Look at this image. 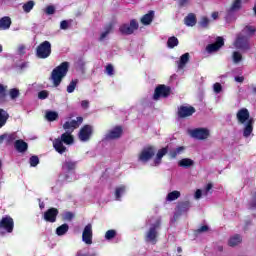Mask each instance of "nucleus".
Masks as SVG:
<instances>
[{
  "label": "nucleus",
  "instance_id": "nucleus-1",
  "mask_svg": "<svg viewBox=\"0 0 256 256\" xmlns=\"http://www.w3.org/2000/svg\"><path fill=\"white\" fill-rule=\"evenodd\" d=\"M236 119L240 125H244L243 137L246 139L251 137L253 133V125H255V120L251 118V114L247 108H241L236 113Z\"/></svg>",
  "mask_w": 256,
  "mask_h": 256
},
{
  "label": "nucleus",
  "instance_id": "nucleus-2",
  "mask_svg": "<svg viewBox=\"0 0 256 256\" xmlns=\"http://www.w3.org/2000/svg\"><path fill=\"white\" fill-rule=\"evenodd\" d=\"M67 73H69V62H62L52 70L50 81H52L55 87H59L63 79L67 77Z\"/></svg>",
  "mask_w": 256,
  "mask_h": 256
},
{
  "label": "nucleus",
  "instance_id": "nucleus-3",
  "mask_svg": "<svg viewBox=\"0 0 256 256\" xmlns=\"http://www.w3.org/2000/svg\"><path fill=\"white\" fill-rule=\"evenodd\" d=\"M75 138L71 135V132H65L61 135V138H57L53 142V147L57 153L63 155L65 151H67V147L65 145H73ZM63 143L65 145H63Z\"/></svg>",
  "mask_w": 256,
  "mask_h": 256
},
{
  "label": "nucleus",
  "instance_id": "nucleus-4",
  "mask_svg": "<svg viewBox=\"0 0 256 256\" xmlns=\"http://www.w3.org/2000/svg\"><path fill=\"white\" fill-rule=\"evenodd\" d=\"M52 49H51V42L44 41L41 42L36 47V57L38 59H48V57H51Z\"/></svg>",
  "mask_w": 256,
  "mask_h": 256
},
{
  "label": "nucleus",
  "instance_id": "nucleus-5",
  "mask_svg": "<svg viewBox=\"0 0 256 256\" xmlns=\"http://www.w3.org/2000/svg\"><path fill=\"white\" fill-rule=\"evenodd\" d=\"M169 95H171V87H169L165 84H160L154 90L153 99H154V101H159V99H161V97L163 99H167V97H169Z\"/></svg>",
  "mask_w": 256,
  "mask_h": 256
},
{
  "label": "nucleus",
  "instance_id": "nucleus-6",
  "mask_svg": "<svg viewBox=\"0 0 256 256\" xmlns=\"http://www.w3.org/2000/svg\"><path fill=\"white\" fill-rule=\"evenodd\" d=\"M139 29V22L137 20H130V24H122L119 27V32L121 35H133L135 31Z\"/></svg>",
  "mask_w": 256,
  "mask_h": 256
},
{
  "label": "nucleus",
  "instance_id": "nucleus-7",
  "mask_svg": "<svg viewBox=\"0 0 256 256\" xmlns=\"http://www.w3.org/2000/svg\"><path fill=\"white\" fill-rule=\"evenodd\" d=\"M196 112L197 110L193 106L181 105L180 107H178L177 117L178 119H187L189 117H193L194 113Z\"/></svg>",
  "mask_w": 256,
  "mask_h": 256
},
{
  "label": "nucleus",
  "instance_id": "nucleus-8",
  "mask_svg": "<svg viewBox=\"0 0 256 256\" xmlns=\"http://www.w3.org/2000/svg\"><path fill=\"white\" fill-rule=\"evenodd\" d=\"M190 135L193 137V139H198V141H205V139H209L211 133L207 128H195L190 131Z\"/></svg>",
  "mask_w": 256,
  "mask_h": 256
},
{
  "label": "nucleus",
  "instance_id": "nucleus-9",
  "mask_svg": "<svg viewBox=\"0 0 256 256\" xmlns=\"http://www.w3.org/2000/svg\"><path fill=\"white\" fill-rule=\"evenodd\" d=\"M155 157V148L153 146H148L144 148L138 156L139 161L142 163H147Z\"/></svg>",
  "mask_w": 256,
  "mask_h": 256
},
{
  "label": "nucleus",
  "instance_id": "nucleus-10",
  "mask_svg": "<svg viewBox=\"0 0 256 256\" xmlns=\"http://www.w3.org/2000/svg\"><path fill=\"white\" fill-rule=\"evenodd\" d=\"M82 123H83V117L78 116L76 120L66 121L63 124V129L68 133H73L75 129H79Z\"/></svg>",
  "mask_w": 256,
  "mask_h": 256
},
{
  "label": "nucleus",
  "instance_id": "nucleus-11",
  "mask_svg": "<svg viewBox=\"0 0 256 256\" xmlns=\"http://www.w3.org/2000/svg\"><path fill=\"white\" fill-rule=\"evenodd\" d=\"M161 227V220H157L148 230L146 234V241L157 243V230Z\"/></svg>",
  "mask_w": 256,
  "mask_h": 256
},
{
  "label": "nucleus",
  "instance_id": "nucleus-12",
  "mask_svg": "<svg viewBox=\"0 0 256 256\" xmlns=\"http://www.w3.org/2000/svg\"><path fill=\"white\" fill-rule=\"evenodd\" d=\"M92 135H93V126L86 124L80 129L78 133V138L83 142H87L89 141V139H91Z\"/></svg>",
  "mask_w": 256,
  "mask_h": 256
},
{
  "label": "nucleus",
  "instance_id": "nucleus-13",
  "mask_svg": "<svg viewBox=\"0 0 256 256\" xmlns=\"http://www.w3.org/2000/svg\"><path fill=\"white\" fill-rule=\"evenodd\" d=\"M4 229L6 233H11L13 229H15V221L11 218V216L2 217L0 220V230Z\"/></svg>",
  "mask_w": 256,
  "mask_h": 256
},
{
  "label": "nucleus",
  "instance_id": "nucleus-14",
  "mask_svg": "<svg viewBox=\"0 0 256 256\" xmlns=\"http://www.w3.org/2000/svg\"><path fill=\"white\" fill-rule=\"evenodd\" d=\"M241 9H243V0H233L230 8L226 10L225 19H231L234 13L241 11Z\"/></svg>",
  "mask_w": 256,
  "mask_h": 256
},
{
  "label": "nucleus",
  "instance_id": "nucleus-15",
  "mask_svg": "<svg viewBox=\"0 0 256 256\" xmlns=\"http://www.w3.org/2000/svg\"><path fill=\"white\" fill-rule=\"evenodd\" d=\"M82 241L86 243V245H91L93 243V225H91V223L84 227Z\"/></svg>",
  "mask_w": 256,
  "mask_h": 256
},
{
  "label": "nucleus",
  "instance_id": "nucleus-16",
  "mask_svg": "<svg viewBox=\"0 0 256 256\" xmlns=\"http://www.w3.org/2000/svg\"><path fill=\"white\" fill-rule=\"evenodd\" d=\"M122 136H123V126H115L113 129L107 132L106 139L108 141H115V139H121Z\"/></svg>",
  "mask_w": 256,
  "mask_h": 256
},
{
  "label": "nucleus",
  "instance_id": "nucleus-17",
  "mask_svg": "<svg viewBox=\"0 0 256 256\" xmlns=\"http://www.w3.org/2000/svg\"><path fill=\"white\" fill-rule=\"evenodd\" d=\"M15 141H17V134L16 133H4L2 135H0V145H3V143H5V145L7 147L13 145V143H15Z\"/></svg>",
  "mask_w": 256,
  "mask_h": 256
},
{
  "label": "nucleus",
  "instance_id": "nucleus-18",
  "mask_svg": "<svg viewBox=\"0 0 256 256\" xmlns=\"http://www.w3.org/2000/svg\"><path fill=\"white\" fill-rule=\"evenodd\" d=\"M58 215L59 209L53 207L49 208L44 212V220L47 221V223H55Z\"/></svg>",
  "mask_w": 256,
  "mask_h": 256
},
{
  "label": "nucleus",
  "instance_id": "nucleus-19",
  "mask_svg": "<svg viewBox=\"0 0 256 256\" xmlns=\"http://www.w3.org/2000/svg\"><path fill=\"white\" fill-rule=\"evenodd\" d=\"M223 45H225V40L223 39V37L218 36L215 43L209 44L206 47V51H208V53H215V51H219V49H221Z\"/></svg>",
  "mask_w": 256,
  "mask_h": 256
},
{
  "label": "nucleus",
  "instance_id": "nucleus-20",
  "mask_svg": "<svg viewBox=\"0 0 256 256\" xmlns=\"http://www.w3.org/2000/svg\"><path fill=\"white\" fill-rule=\"evenodd\" d=\"M235 45L237 49H244L245 51L249 50V40L245 36H240L236 39Z\"/></svg>",
  "mask_w": 256,
  "mask_h": 256
},
{
  "label": "nucleus",
  "instance_id": "nucleus-21",
  "mask_svg": "<svg viewBox=\"0 0 256 256\" xmlns=\"http://www.w3.org/2000/svg\"><path fill=\"white\" fill-rule=\"evenodd\" d=\"M176 209L179 215H183V213H187V211L191 209V202L189 200L179 202L176 206Z\"/></svg>",
  "mask_w": 256,
  "mask_h": 256
},
{
  "label": "nucleus",
  "instance_id": "nucleus-22",
  "mask_svg": "<svg viewBox=\"0 0 256 256\" xmlns=\"http://www.w3.org/2000/svg\"><path fill=\"white\" fill-rule=\"evenodd\" d=\"M14 147L18 153H25L27 149H29V144L25 142L24 140H16L14 142Z\"/></svg>",
  "mask_w": 256,
  "mask_h": 256
},
{
  "label": "nucleus",
  "instance_id": "nucleus-23",
  "mask_svg": "<svg viewBox=\"0 0 256 256\" xmlns=\"http://www.w3.org/2000/svg\"><path fill=\"white\" fill-rule=\"evenodd\" d=\"M77 169V162L66 160L62 165V170L66 171V173H71V171H75Z\"/></svg>",
  "mask_w": 256,
  "mask_h": 256
},
{
  "label": "nucleus",
  "instance_id": "nucleus-24",
  "mask_svg": "<svg viewBox=\"0 0 256 256\" xmlns=\"http://www.w3.org/2000/svg\"><path fill=\"white\" fill-rule=\"evenodd\" d=\"M184 23L187 27H195V25H197V16H195L194 13H189L184 18Z\"/></svg>",
  "mask_w": 256,
  "mask_h": 256
},
{
  "label": "nucleus",
  "instance_id": "nucleus-25",
  "mask_svg": "<svg viewBox=\"0 0 256 256\" xmlns=\"http://www.w3.org/2000/svg\"><path fill=\"white\" fill-rule=\"evenodd\" d=\"M11 17L4 16L0 19V31H7L11 27Z\"/></svg>",
  "mask_w": 256,
  "mask_h": 256
},
{
  "label": "nucleus",
  "instance_id": "nucleus-26",
  "mask_svg": "<svg viewBox=\"0 0 256 256\" xmlns=\"http://www.w3.org/2000/svg\"><path fill=\"white\" fill-rule=\"evenodd\" d=\"M153 17H155V12L154 11H149V13L145 14L141 18V24L142 25H151L153 23Z\"/></svg>",
  "mask_w": 256,
  "mask_h": 256
},
{
  "label": "nucleus",
  "instance_id": "nucleus-27",
  "mask_svg": "<svg viewBox=\"0 0 256 256\" xmlns=\"http://www.w3.org/2000/svg\"><path fill=\"white\" fill-rule=\"evenodd\" d=\"M7 121H9V113L5 109L0 108V129L7 125Z\"/></svg>",
  "mask_w": 256,
  "mask_h": 256
},
{
  "label": "nucleus",
  "instance_id": "nucleus-28",
  "mask_svg": "<svg viewBox=\"0 0 256 256\" xmlns=\"http://www.w3.org/2000/svg\"><path fill=\"white\" fill-rule=\"evenodd\" d=\"M169 152V147H164L158 150L156 154V159L154 160L155 165H159L161 163V159L165 157V154Z\"/></svg>",
  "mask_w": 256,
  "mask_h": 256
},
{
  "label": "nucleus",
  "instance_id": "nucleus-29",
  "mask_svg": "<svg viewBox=\"0 0 256 256\" xmlns=\"http://www.w3.org/2000/svg\"><path fill=\"white\" fill-rule=\"evenodd\" d=\"M178 165L184 169H189V167H193L195 165V161H193L191 158H184L178 162Z\"/></svg>",
  "mask_w": 256,
  "mask_h": 256
},
{
  "label": "nucleus",
  "instance_id": "nucleus-30",
  "mask_svg": "<svg viewBox=\"0 0 256 256\" xmlns=\"http://www.w3.org/2000/svg\"><path fill=\"white\" fill-rule=\"evenodd\" d=\"M241 241H243V238H241V235L235 234L234 236L230 237L228 241V245L229 247H237V245H239Z\"/></svg>",
  "mask_w": 256,
  "mask_h": 256
},
{
  "label": "nucleus",
  "instance_id": "nucleus-31",
  "mask_svg": "<svg viewBox=\"0 0 256 256\" xmlns=\"http://www.w3.org/2000/svg\"><path fill=\"white\" fill-rule=\"evenodd\" d=\"M185 152V146H180L176 149L170 150L169 156L171 159H177V155H182Z\"/></svg>",
  "mask_w": 256,
  "mask_h": 256
},
{
  "label": "nucleus",
  "instance_id": "nucleus-32",
  "mask_svg": "<svg viewBox=\"0 0 256 256\" xmlns=\"http://www.w3.org/2000/svg\"><path fill=\"white\" fill-rule=\"evenodd\" d=\"M45 118L50 122L57 121L59 119V113L51 110L46 111Z\"/></svg>",
  "mask_w": 256,
  "mask_h": 256
},
{
  "label": "nucleus",
  "instance_id": "nucleus-33",
  "mask_svg": "<svg viewBox=\"0 0 256 256\" xmlns=\"http://www.w3.org/2000/svg\"><path fill=\"white\" fill-rule=\"evenodd\" d=\"M187 63H189V53H185L180 57V61L178 62V69H184Z\"/></svg>",
  "mask_w": 256,
  "mask_h": 256
},
{
  "label": "nucleus",
  "instance_id": "nucleus-34",
  "mask_svg": "<svg viewBox=\"0 0 256 256\" xmlns=\"http://www.w3.org/2000/svg\"><path fill=\"white\" fill-rule=\"evenodd\" d=\"M0 103H7V86L0 84Z\"/></svg>",
  "mask_w": 256,
  "mask_h": 256
},
{
  "label": "nucleus",
  "instance_id": "nucleus-35",
  "mask_svg": "<svg viewBox=\"0 0 256 256\" xmlns=\"http://www.w3.org/2000/svg\"><path fill=\"white\" fill-rule=\"evenodd\" d=\"M177 45H179V39H177V37L171 36L168 38V40H167V48L168 49H175V47H177Z\"/></svg>",
  "mask_w": 256,
  "mask_h": 256
},
{
  "label": "nucleus",
  "instance_id": "nucleus-36",
  "mask_svg": "<svg viewBox=\"0 0 256 256\" xmlns=\"http://www.w3.org/2000/svg\"><path fill=\"white\" fill-rule=\"evenodd\" d=\"M35 7V1L29 0L28 2L24 3L22 9L24 13H31Z\"/></svg>",
  "mask_w": 256,
  "mask_h": 256
},
{
  "label": "nucleus",
  "instance_id": "nucleus-37",
  "mask_svg": "<svg viewBox=\"0 0 256 256\" xmlns=\"http://www.w3.org/2000/svg\"><path fill=\"white\" fill-rule=\"evenodd\" d=\"M69 231V224H62L58 228H56V235L61 237L65 235Z\"/></svg>",
  "mask_w": 256,
  "mask_h": 256
},
{
  "label": "nucleus",
  "instance_id": "nucleus-38",
  "mask_svg": "<svg viewBox=\"0 0 256 256\" xmlns=\"http://www.w3.org/2000/svg\"><path fill=\"white\" fill-rule=\"evenodd\" d=\"M181 197V192L174 190L167 194L166 201H177Z\"/></svg>",
  "mask_w": 256,
  "mask_h": 256
},
{
  "label": "nucleus",
  "instance_id": "nucleus-39",
  "mask_svg": "<svg viewBox=\"0 0 256 256\" xmlns=\"http://www.w3.org/2000/svg\"><path fill=\"white\" fill-rule=\"evenodd\" d=\"M126 188L125 186H120L117 187L115 190V197H116V201H121V195H123V193H125Z\"/></svg>",
  "mask_w": 256,
  "mask_h": 256
},
{
  "label": "nucleus",
  "instance_id": "nucleus-40",
  "mask_svg": "<svg viewBox=\"0 0 256 256\" xmlns=\"http://www.w3.org/2000/svg\"><path fill=\"white\" fill-rule=\"evenodd\" d=\"M111 31H113V24L110 23L105 27V31L100 35V41H103V39H105V37H107V35H109V33H111Z\"/></svg>",
  "mask_w": 256,
  "mask_h": 256
},
{
  "label": "nucleus",
  "instance_id": "nucleus-41",
  "mask_svg": "<svg viewBox=\"0 0 256 256\" xmlns=\"http://www.w3.org/2000/svg\"><path fill=\"white\" fill-rule=\"evenodd\" d=\"M115 237H117V231L116 230L111 229V230L106 231L105 239L107 241H111V239H115Z\"/></svg>",
  "mask_w": 256,
  "mask_h": 256
},
{
  "label": "nucleus",
  "instance_id": "nucleus-42",
  "mask_svg": "<svg viewBox=\"0 0 256 256\" xmlns=\"http://www.w3.org/2000/svg\"><path fill=\"white\" fill-rule=\"evenodd\" d=\"M77 83H79V80H72L70 84L67 86V93H73L77 88Z\"/></svg>",
  "mask_w": 256,
  "mask_h": 256
},
{
  "label": "nucleus",
  "instance_id": "nucleus-43",
  "mask_svg": "<svg viewBox=\"0 0 256 256\" xmlns=\"http://www.w3.org/2000/svg\"><path fill=\"white\" fill-rule=\"evenodd\" d=\"M20 94L21 93L17 88H12L9 90V96H10V99H12V101H15V99H17V97H19Z\"/></svg>",
  "mask_w": 256,
  "mask_h": 256
},
{
  "label": "nucleus",
  "instance_id": "nucleus-44",
  "mask_svg": "<svg viewBox=\"0 0 256 256\" xmlns=\"http://www.w3.org/2000/svg\"><path fill=\"white\" fill-rule=\"evenodd\" d=\"M29 163L31 167H37L39 165V156H31L29 159Z\"/></svg>",
  "mask_w": 256,
  "mask_h": 256
},
{
  "label": "nucleus",
  "instance_id": "nucleus-45",
  "mask_svg": "<svg viewBox=\"0 0 256 256\" xmlns=\"http://www.w3.org/2000/svg\"><path fill=\"white\" fill-rule=\"evenodd\" d=\"M249 209H256V191L252 194V198L249 203Z\"/></svg>",
  "mask_w": 256,
  "mask_h": 256
},
{
  "label": "nucleus",
  "instance_id": "nucleus-46",
  "mask_svg": "<svg viewBox=\"0 0 256 256\" xmlns=\"http://www.w3.org/2000/svg\"><path fill=\"white\" fill-rule=\"evenodd\" d=\"M106 73L107 75H109L110 77L115 75V69L113 68V64H108L106 66Z\"/></svg>",
  "mask_w": 256,
  "mask_h": 256
},
{
  "label": "nucleus",
  "instance_id": "nucleus-47",
  "mask_svg": "<svg viewBox=\"0 0 256 256\" xmlns=\"http://www.w3.org/2000/svg\"><path fill=\"white\" fill-rule=\"evenodd\" d=\"M243 59V56L241 55V53L239 52H234L233 53V60H234V63H240V61Z\"/></svg>",
  "mask_w": 256,
  "mask_h": 256
},
{
  "label": "nucleus",
  "instance_id": "nucleus-48",
  "mask_svg": "<svg viewBox=\"0 0 256 256\" xmlns=\"http://www.w3.org/2000/svg\"><path fill=\"white\" fill-rule=\"evenodd\" d=\"M47 97H49V91L47 90H42L38 93V99L44 100L47 99Z\"/></svg>",
  "mask_w": 256,
  "mask_h": 256
},
{
  "label": "nucleus",
  "instance_id": "nucleus-49",
  "mask_svg": "<svg viewBox=\"0 0 256 256\" xmlns=\"http://www.w3.org/2000/svg\"><path fill=\"white\" fill-rule=\"evenodd\" d=\"M209 18L203 17L200 21V25L203 27V29H207L209 27Z\"/></svg>",
  "mask_w": 256,
  "mask_h": 256
},
{
  "label": "nucleus",
  "instance_id": "nucleus-50",
  "mask_svg": "<svg viewBox=\"0 0 256 256\" xmlns=\"http://www.w3.org/2000/svg\"><path fill=\"white\" fill-rule=\"evenodd\" d=\"M46 15H55V6L49 5L45 10Z\"/></svg>",
  "mask_w": 256,
  "mask_h": 256
},
{
  "label": "nucleus",
  "instance_id": "nucleus-51",
  "mask_svg": "<svg viewBox=\"0 0 256 256\" xmlns=\"http://www.w3.org/2000/svg\"><path fill=\"white\" fill-rule=\"evenodd\" d=\"M74 218H75V214H73V212H66L64 214L65 221H73Z\"/></svg>",
  "mask_w": 256,
  "mask_h": 256
},
{
  "label": "nucleus",
  "instance_id": "nucleus-52",
  "mask_svg": "<svg viewBox=\"0 0 256 256\" xmlns=\"http://www.w3.org/2000/svg\"><path fill=\"white\" fill-rule=\"evenodd\" d=\"M214 92L221 93V91H223V86H221V83L216 82L213 86Z\"/></svg>",
  "mask_w": 256,
  "mask_h": 256
},
{
  "label": "nucleus",
  "instance_id": "nucleus-53",
  "mask_svg": "<svg viewBox=\"0 0 256 256\" xmlns=\"http://www.w3.org/2000/svg\"><path fill=\"white\" fill-rule=\"evenodd\" d=\"M245 31L248 32L249 35H253L254 33H256V28L255 26L247 25L245 27Z\"/></svg>",
  "mask_w": 256,
  "mask_h": 256
},
{
  "label": "nucleus",
  "instance_id": "nucleus-54",
  "mask_svg": "<svg viewBox=\"0 0 256 256\" xmlns=\"http://www.w3.org/2000/svg\"><path fill=\"white\" fill-rule=\"evenodd\" d=\"M75 256H97V253H83V250H78Z\"/></svg>",
  "mask_w": 256,
  "mask_h": 256
},
{
  "label": "nucleus",
  "instance_id": "nucleus-55",
  "mask_svg": "<svg viewBox=\"0 0 256 256\" xmlns=\"http://www.w3.org/2000/svg\"><path fill=\"white\" fill-rule=\"evenodd\" d=\"M60 29H63V30L69 29V22H67V20L61 21Z\"/></svg>",
  "mask_w": 256,
  "mask_h": 256
},
{
  "label": "nucleus",
  "instance_id": "nucleus-56",
  "mask_svg": "<svg viewBox=\"0 0 256 256\" xmlns=\"http://www.w3.org/2000/svg\"><path fill=\"white\" fill-rule=\"evenodd\" d=\"M197 231H198V233H205V232L209 231V226L203 225Z\"/></svg>",
  "mask_w": 256,
  "mask_h": 256
},
{
  "label": "nucleus",
  "instance_id": "nucleus-57",
  "mask_svg": "<svg viewBox=\"0 0 256 256\" xmlns=\"http://www.w3.org/2000/svg\"><path fill=\"white\" fill-rule=\"evenodd\" d=\"M213 189V184L212 183H208L206 185V189H205V195L209 194V191H211Z\"/></svg>",
  "mask_w": 256,
  "mask_h": 256
},
{
  "label": "nucleus",
  "instance_id": "nucleus-58",
  "mask_svg": "<svg viewBox=\"0 0 256 256\" xmlns=\"http://www.w3.org/2000/svg\"><path fill=\"white\" fill-rule=\"evenodd\" d=\"M81 107H82V109H89V101L83 100L81 102Z\"/></svg>",
  "mask_w": 256,
  "mask_h": 256
},
{
  "label": "nucleus",
  "instance_id": "nucleus-59",
  "mask_svg": "<svg viewBox=\"0 0 256 256\" xmlns=\"http://www.w3.org/2000/svg\"><path fill=\"white\" fill-rule=\"evenodd\" d=\"M201 195H203V192L201 189H197L195 192V199H201Z\"/></svg>",
  "mask_w": 256,
  "mask_h": 256
},
{
  "label": "nucleus",
  "instance_id": "nucleus-60",
  "mask_svg": "<svg viewBox=\"0 0 256 256\" xmlns=\"http://www.w3.org/2000/svg\"><path fill=\"white\" fill-rule=\"evenodd\" d=\"M234 79L237 83H243L245 81V77L243 76H236Z\"/></svg>",
  "mask_w": 256,
  "mask_h": 256
},
{
  "label": "nucleus",
  "instance_id": "nucleus-61",
  "mask_svg": "<svg viewBox=\"0 0 256 256\" xmlns=\"http://www.w3.org/2000/svg\"><path fill=\"white\" fill-rule=\"evenodd\" d=\"M189 3V0H179V6L180 7H185Z\"/></svg>",
  "mask_w": 256,
  "mask_h": 256
},
{
  "label": "nucleus",
  "instance_id": "nucleus-62",
  "mask_svg": "<svg viewBox=\"0 0 256 256\" xmlns=\"http://www.w3.org/2000/svg\"><path fill=\"white\" fill-rule=\"evenodd\" d=\"M212 19H218L219 18V12H213L211 15Z\"/></svg>",
  "mask_w": 256,
  "mask_h": 256
},
{
  "label": "nucleus",
  "instance_id": "nucleus-63",
  "mask_svg": "<svg viewBox=\"0 0 256 256\" xmlns=\"http://www.w3.org/2000/svg\"><path fill=\"white\" fill-rule=\"evenodd\" d=\"M177 253H183V248H181L180 246L177 247Z\"/></svg>",
  "mask_w": 256,
  "mask_h": 256
},
{
  "label": "nucleus",
  "instance_id": "nucleus-64",
  "mask_svg": "<svg viewBox=\"0 0 256 256\" xmlns=\"http://www.w3.org/2000/svg\"><path fill=\"white\" fill-rule=\"evenodd\" d=\"M217 250L221 253V252H223V246H218L217 247Z\"/></svg>",
  "mask_w": 256,
  "mask_h": 256
}]
</instances>
